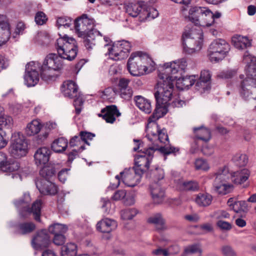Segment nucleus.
<instances>
[{
  "mask_svg": "<svg viewBox=\"0 0 256 256\" xmlns=\"http://www.w3.org/2000/svg\"><path fill=\"white\" fill-rule=\"evenodd\" d=\"M24 200L14 202V204L18 208H22L26 212H32L34 218L37 221L40 220V210L42 208V202L40 200H36L32 204L31 209L28 208V204L30 202V198L29 194L26 193L24 195Z\"/></svg>",
  "mask_w": 256,
  "mask_h": 256,
  "instance_id": "f8f14e48",
  "label": "nucleus"
},
{
  "mask_svg": "<svg viewBox=\"0 0 256 256\" xmlns=\"http://www.w3.org/2000/svg\"><path fill=\"white\" fill-rule=\"evenodd\" d=\"M34 20L37 24L42 25L46 22L48 18L44 12H38L36 14Z\"/></svg>",
  "mask_w": 256,
  "mask_h": 256,
  "instance_id": "052dcab7",
  "label": "nucleus"
},
{
  "mask_svg": "<svg viewBox=\"0 0 256 256\" xmlns=\"http://www.w3.org/2000/svg\"><path fill=\"white\" fill-rule=\"evenodd\" d=\"M232 160L236 165L244 166L247 164L248 158L246 154L238 152L233 156Z\"/></svg>",
  "mask_w": 256,
  "mask_h": 256,
  "instance_id": "09e8293b",
  "label": "nucleus"
},
{
  "mask_svg": "<svg viewBox=\"0 0 256 256\" xmlns=\"http://www.w3.org/2000/svg\"><path fill=\"white\" fill-rule=\"evenodd\" d=\"M117 227L116 222L112 219L104 218L96 224V230L101 232H110Z\"/></svg>",
  "mask_w": 256,
  "mask_h": 256,
  "instance_id": "bb28decb",
  "label": "nucleus"
},
{
  "mask_svg": "<svg viewBox=\"0 0 256 256\" xmlns=\"http://www.w3.org/2000/svg\"><path fill=\"white\" fill-rule=\"evenodd\" d=\"M34 42L42 46H48L51 42L50 34L46 31L38 32L34 38Z\"/></svg>",
  "mask_w": 256,
  "mask_h": 256,
  "instance_id": "58836bf2",
  "label": "nucleus"
},
{
  "mask_svg": "<svg viewBox=\"0 0 256 256\" xmlns=\"http://www.w3.org/2000/svg\"><path fill=\"white\" fill-rule=\"evenodd\" d=\"M202 250L199 245L192 244L186 246L182 256H200Z\"/></svg>",
  "mask_w": 256,
  "mask_h": 256,
  "instance_id": "a18cd8bd",
  "label": "nucleus"
},
{
  "mask_svg": "<svg viewBox=\"0 0 256 256\" xmlns=\"http://www.w3.org/2000/svg\"><path fill=\"white\" fill-rule=\"evenodd\" d=\"M72 24V20L66 16L58 18L56 21V26L60 30L63 29H68Z\"/></svg>",
  "mask_w": 256,
  "mask_h": 256,
  "instance_id": "de8ad7c7",
  "label": "nucleus"
},
{
  "mask_svg": "<svg viewBox=\"0 0 256 256\" xmlns=\"http://www.w3.org/2000/svg\"><path fill=\"white\" fill-rule=\"evenodd\" d=\"M187 66L184 58L166 62L160 65L158 70V80L154 96L159 104H167L173 98L174 82L178 74L182 73Z\"/></svg>",
  "mask_w": 256,
  "mask_h": 256,
  "instance_id": "f257e3e1",
  "label": "nucleus"
},
{
  "mask_svg": "<svg viewBox=\"0 0 256 256\" xmlns=\"http://www.w3.org/2000/svg\"><path fill=\"white\" fill-rule=\"evenodd\" d=\"M50 150L46 147L38 148L34 154V160L36 164L38 166H42L49 161L50 156Z\"/></svg>",
  "mask_w": 256,
  "mask_h": 256,
  "instance_id": "aec40b11",
  "label": "nucleus"
},
{
  "mask_svg": "<svg viewBox=\"0 0 256 256\" xmlns=\"http://www.w3.org/2000/svg\"><path fill=\"white\" fill-rule=\"evenodd\" d=\"M36 186L40 192L43 194L54 195L58 192L56 185L48 180H40L36 182Z\"/></svg>",
  "mask_w": 256,
  "mask_h": 256,
  "instance_id": "412c9836",
  "label": "nucleus"
},
{
  "mask_svg": "<svg viewBox=\"0 0 256 256\" xmlns=\"http://www.w3.org/2000/svg\"><path fill=\"white\" fill-rule=\"evenodd\" d=\"M249 176V172L247 169H242L231 174L232 182L236 184H242L245 182Z\"/></svg>",
  "mask_w": 256,
  "mask_h": 256,
  "instance_id": "473e14b6",
  "label": "nucleus"
},
{
  "mask_svg": "<svg viewBox=\"0 0 256 256\" xmlns=\"http://www.w3.org/2000/svg\"><path fill=\"white\" fill-rule=\"evenodd\" d=\"M184 50L188 54H193L199 52L202 46L203 33L201 30L192 28L186 30L182 35Z\"/></svg>",
  "mask_w": 256,
  "mask_h": 256,
  "instance_id": "6e6552de",
  "label": "nucleus"
},
{
  "mask_svg": "<svg viewBox=\"0 0 256 256\" xmlns=\"http://www.w3.org/2000/svg\"><path fill=\"white\" fill-rule=\"evenodd\" d=\"M182 15L185 20H187L196 26L204 28L212 26L214 24L212 20L213 12L208 8L203 6H192L188 14L186 9L182 8Z\"/></svg>",
  "mask_w": 256,
  "mask_h": 256,
  "instance_id": "39448f33",
  "label": "nucleus"
},
{
  "mask_svg": "<svg viewBox=\"0 0 256 256\" xmlns=\"http://www.w3.org/2000/svg\"><path fill=\"white\" fill-rule=\"evenodd\" d=\"M40 67V64L38 62L32 61L27 64L24 75V82L27 86H34L38 83Z\"/></svg>",
  "mask_w": 256,
  "mask_h": 256,
  "instance_id": "9b49d317",
  "label": "nucleus"
},
{
  "mask_svg": "<svg viewBox=\"0 0 256 256\" xmlns=\"http://www.w3.org/2000/svg\"><path fill=\"white\" fill-rule=\"evenodd\" d=\"M56 171L52 166H44L40 170V174L43 177L42 180H48L55 176Z\"/></svg>",
  "mask_w": 256,
  "mask_h": 256,
  "instance_id": "8fccbe9b",
  "label": "nucleus"
},
{
  "mask_svg": "<svg viewBox=\"0 0 256 256\" xmlns=\"http://www.w3.org/2000/svg\"><path fill=\"white\" fill-rule=\"evenodd\" d=\"M142 170H136L134 168L126 169L120 173L123 182L128 186H134L140 181L142 172Z\"/></svg>",
  "mask_w": 256,
  "mask_h": 256,
  "instance_id": "dca6fc26",
  "label": "nucleus"
},
{
  "mask_svg": "<svg viewBox=\"0 0 256 256\" xmlns=\"http://www.w3.org/2000/svg\"><path fill=\"white\" fill-rule=\"evenodd\" d=\"M210 78L211 74L209 70H202L200 78L196 84V88L201 92L208 90L210 88Z\"/></svg>",
  "mask_w": 256,
  "mask_h": 256,
  "instance_id": "5701e85b",
  "label": "nucleus"
},
{
  "mask_svg": "<svg viewBox=\"0 0 256 256\" xmlns=\"http://www.w3.org/2000/svg\"><path fill=\"white\" fill-rule=\"evenodd\" d=\"M8 152L10 156L16 158L26 155L28 152V145L25 136L22 132H14L12 133Z\"/></svg>",
  "mask_w": 256,
  "mask_h": 256,
  "instance_id": "1a4fd4ad",
  "label": "nucleus"
},
{
  "mask_svg": "<svg viewBox=\"0 0 256 256\" xmlns=\"http://www.w3.org/2000/svg\"><path fill=\"white\" fill-rule=\"evenodd\" d=\"M62 92L64 95L70 98H74L77 96L78 86L72 80H67L63 83Z\"/></svg>",
  "mask_w": 256,
  "mask_h": 256,
  "instance_id": "cd10ccee",
  "label": "nucleus"
},
{
  "mask_svg": "<svg viewBox=\"0 0 256 256\" xmlns=\"http://www.w3.org/2000/svg\"><path fill=\"white\" fill-rule=\"evenodd\" d=\"M221 252L224 256H235L236 253L230 245H224L221 247Z\"/></svg>",
  "mask_w": 256,
  "mask_h": 256,
  "instance_id": "680f3d73",
  "label": "nucleus"
},
{
  "mask_svg": "<svg viewBox=\"0 0 256 256\" xmlns=\"http://www.w3.org/2000/svg\"><path fill=\"white\" fill-rule=\"evenodd\" d=\"M126 196V192L125 190H118L114 192L112 198L114 200H122L123 202Z\"/></svg>",
  "mask_w": 256,
  "mask_h": 256,
  "instance_id": "774afa93",
  "label": "nucleus"
},
{
  "mask_svg": "<svg viewBox=\"0 0 256 256\" xmlns=\"http://www.w3.org/2000/svg\"><path fill=\"white\" fill-rule=\"evenodd\" d=\"M252 40L247 36L236 34L232 38L234 46L239 50H244L252 46Z\"/></svg>",
  "mask_w": 256,
  "mask_h": 256,
  "instance_id": "b1692460",
  "label": "nucleus"
},
{
  "mask_svg": "<svg viewBox=\"0 0 256 256\" xmlns=\"http://www.w3.org/2000/svg\"><path fill=\"white\" fill-rule=\"evenodd\" d=\"M104 36H102V38L100 39H98L96 36V38L94 40L90 38L88 36H86L85 38H83L84 39V44L85 46V47L88 50H91L93 48V47L95 46L96 40H97L98 41L102 40L103 39Z\"/></svg>",
  "mask_w": 256,
  "mask_h": 256,
  "instance_id": "bf43d9fd",
  "label": "nucleus"
},
{
  "mask_svg": "<svg viewBox=\"0 0 256 256\" xmlns=\"http://www.w3.org/2000/svg\"><path fill=\"white\" fill-rule=\"evenodd\" d=\"M35 228V225L32 222L22 224L19 226L20 232L22 234L30 233L32 232Z\"/></svg>",
  "mask_w": 256,
  "mask_h": 256,
  "instance_id": "13d9d810",
  "label": "nucleus"
},
{
  "mask_svg": "<svg viewBox=\"0 0 256 256\" xmlns=\"http://www.w3.org/2000/svg\"><path fill=\"white\" fill-rule=\"evenodd\" d=\"M164 174L162 169L160 168H156L151 172V177L154 180V182L158 184V182L164 178Z\"/></svg>",
  "mask_w": 256,
  "mask_h": 256,
  "instance_id": "864d4df0",
  "label": "nucleus"
},
{
  "mask_svg": "<svg viewBox=\"0 0 256 256\" xmlns=\"http://www.w3.org/2000/svg\"><path fill=\"white\" fill-rule=\"evenodd\" d=\"M157 149L158 148L150 147L143 152L144 154L138 155L135 158V166L134 168L138 170H142V174L144 171L148 169L154 150Z\"/></svg>",
  "mask_w": 256,
  "mask_h": 256,
  "instance_id": "2eb2a0df",
  "label": "nucleus"
},
{
  "mask_svg": "<svg viewBox=\"0 0 256 256\" xmlns=\"http://www.w3.org/2000/svg\"><path fill=\"white\" fill-rule=\"evenodd\" d=\"M156 63L148 54L142 52V75L152 72L156 69Z\"/></svg>",
  "mask_w": 256,
  "mask_h": 256,
  "instance_id": "c85d7f7f",
  "label": "nucleus"
},
{
  "mask_svg": "<svg viewBox=\"0 0 256 256\" xmlns=\"http://www.w3.org/2000/svg\"><path fill=\"white\" fill-rule=\"evenodd\" d=\"M68 229V226L65 224H55L49 227L48 231L54 234H64L66 232Z\"/></svg>",
  "mask_w": 256,
  "mask_h": 256,
  "instance_id": "3c124183",
  "label": "nucleus"
},
{
  "mask_svg": "<svg viewBox=\"0 0 256 256\" xmlns=\"http://www.w3.org/2000/svg\"><path fill=\"white\" fill-rule=\"evenodd\" d=\"M186 69L180 74H178V78L175 80H176V84L177 87L180 89L188 88L189 86H192L196 80L194 76H186L184 77H180L179 75L185 71Z\"/></svg>",
  "mask_w": 256,
  "mask_h": 256,
  "instance_id": "2f4dec72",
  "label": "nucleus"
},
{
  "mask_svg": "<svg viewBox=\"0 0 256 256\" xmlns=\"http://www.w3.org/2000/svg\"><path fill=\"white\" fill-rule=\"evenodd\" d=\"M94 20L86 14H82L74 22L76 31L79 37L85 38L88 36L92 40L96 36L100 39L102 34L97 30L94 28Z\"/></svg>",
  "mask_w": 256,
  "mask_h": 256,
  "instance_id": "0eeeda50",
  "label": "nucleus"
},
{
  "mask_svg": "<svg viewBox=\"0 0 256 256\" xmlns=\"http://www.w3.org/2000/svg\"><path fill=\"white\" fill-rule=\"evenodd\" d=\"M148 222L160 226V228H164L165 224V220L160 213H156L150 216Z\"/></svg>",
  "mask_w": 256,
  "mask_h": 256,
  "instance_id": "49530a36",
  "label": "nucleus"
},
{
  "mask_svg": "<svg viewBox=\"0 0 256 256\" xmlns=\"http://www.w3.org/2000/svg\"><path fill=\"white\" fill-rule=\"evenodd\" d=\"M216 226L220 230L226 231H228L232 228V226L230 223L222 220H218L216 222Z\"/></svg>",
  "mask_w": 256,
  "mask_h": 256,
  "instance_id": "338daca9",
  "label": "nucleus"
},
{
  "mask_svg": "<svg viewBox=\"0 0 256 256\" xmlns=\"http://www.w3.org/2000/svg\"><path fill=\"white\" fill-rule=\"evenodd\" d=\"M214 216L219 220L223 218H228L230 217V214L224 210H218L214 214Z\"/></svg>",
  "mask_w": 256,
  "mask_h": 256,
  "instance_id": "69168bd1",
  "label": "nucleus"
},
{
  "mask_svg": "<svg viewBox=\"0 0 256 256\" xmlns=\"http://www.w3.org/2000/svg\"><path fill=\"white\" fill-rule=\"evenodd\" d=\"M42 127L40 120L35 119L28 122L26 128L25 132L28 136H34L38 134Z\"/></svg>",
  "mask_w": 256,
  "mask_h": 256,
  "instance_id": "7c9ffc66",
  "label": "nucleus"
},
{
  "mask_svg": "<svg viewBox=\"0 0 256 256\" xmlns=\"http://www.w3.org/2000/svg\"><path fill=\"white\" fill-rule=\"evenodd\" d=\"M127 68L131 75L135 76H142V52L131 54L128 60Z\"/></svg>",
  "mask_w": 256,
  "mask_h": 256,
  "instance_id": "4468645a",
  "label": "nucleus"
},
{
  "mask_svg": "<svg viewBox=\"0 0 256 256\" xmlns=\"http://www.w3.org/2000/svg\"><path fill=\"white\" fill-rule=\"evenodd\" d=\"M80 136L84 143H86L87 144L90 145L88 142L92 140L94 137L95 135L91 132H80Z\"/></svg>",
  "mask_w": 256,
  "mask_h": 256,
  "instance_id": "e2e57ef3",
  "label": "nucleus"
},
{
  "mask_svg": "<svg viewBox=\"0 0 256 256\" xmlns=\"http://www.w3.org/2000/svg\"><path fill=\"white\" fill-rule=\"evenodd\" d=\"M194 166L196 170L202 171H208L210 168L207 161L203 158L196 159L194 162Z\"/></svg>",
  "mask_w": 256,
  "mask_h": 256,
  "instance_id": "5fc2aeb1",
  "label": "nucleus"
},
{
  "mask_svg": "<svg viewBox=\"0 0 256 256\" xmlns=\"http://www.w3.org/2000/svg\"><path fill=\"white\" fill-rule=\"evenodd\" d=\"M126 12L132 17L137 16L142 10V6L138 3H130L126 5Z\"/></svg>",
  "mask_w": 256,
  "mask_h": 256,
  "instance_id": "37998d69",
  "label": "nucleus"
},
{
  "mask_svg": "<svg viewBox=\"0 0 256 256\" xmlns=\"http://www.w3.org/2000/svg\"><path fill=\"white\" fill-rule=\"evenodd\" d=\"M134 101L140 110L146 114H150L151 112V104L148 100L140 96H137L134 98Z\"/></svg>",
  "mask_w": 256,
  "mask_h": 256,
  "instance_id": "f704fd0d",
  "label": "nucleus"
},
{
  "mask_svg": "<svg viewBox=\"0 0 256 256\" xmlns=\"http://www.w3.org/2000/svg\"><path fill=\"white\" fill-rule=\"evenodd\" d=\"M83 143L81 137L74 136L70 140V145L72 147L79 146V148L76 150L78 152H81L84 149Z\"/></svg>",
  "mask_w": 256,
  "mask_h": 256,
  "instance_id": "4d7b16f0",
  "label": "nucleus"
},
{
  "mask_svg": "<svg viewBox=\"0 0 256 256\" xmlns=\"http://www.w3.org/2000/svg\"><path fill=\"white\" fill-rule=\"evenodd\" d=\"M212 196L207 192H200L196 195V203L200 206L206 207L210 206L212 202Z\"/></svg>",
  "mask_w": 256,
  "mask_h": 256,
  "instance_id": "72a5a7b5",
  "label": "nucleus"
},
{
  "mask_svg": "<svg viewBox=\"0 0 256 256\" xmlns=\"http://www.w3.org/2000/svg\"><path fill=\"white\" fill-rule=\"evenodd\" d=\"M50 243V236L46 230L38 232L32 241V247L37 250L48 247Z\"/></svg>",
  "mask_w": 256,
  "mask_h": 256,
  "instance_id": "f3484780",
  "label": "nucleus"
},
{
  "mask_svg": "<svg viewBox=\"0 0 256 256\" xmlns=\"http://www.w3.org/2000/svg\"><path fill=\"white\" fill-rule=\"evenodd\" d=\"M20 166L18 162L14 160H8L6 154L2 152H0V168L6 172H12L11 174L12 178L20 180H22V174L15 172L18 170Z\"/></svg>",
  "mask_w": 256,
  "mask_h": 256,
  "instance_id": "ddd939ff",
  "label": "nucleus"
},
{
  "mask_svg": "<svg viewBox=\"0 0 256 256\" xmlns=\"http://www.w3.org/2000/svg\"><path fill=\"white\" fill-rule=\"evenodd\" d=\"M104 46L107 50L106 54L114 60H120L127 58L130 50V43L126 40L112 42L106 36H104Z\"/></svg>",
  "mask_w": 256,
  "mask_h": 256,
  "instance_id": "423d86ee",
  "label": "nucleus"
},
{
  "mask_svg": "<svg viewBox=\"0 0 256 256\" xmlns=\"http://www.w3.org/2000/svg\"><path fill=\"white\" fill-rule=\"evenodd\" d=\"M120 94L122 98L126 100H130L133 94L132 89L130 88H127L124 90H119Z\"/></svg>",
  "mask_w": 256,
  "mask_h": 256,
  "instance_id": "0e129e2a",
  "label": "nucleus"
},
{
  "mask_svg": "<svg viewBox=\"0 0 256 256\" xmlns=\"http://www.w3.org/2000/svg\"><path fill=\"white\" fill-rule=\"evenodd\" d=\"M216 178L214 183H216L218 181L220 182H230V178L231 177V174L229 173L228 168L222 167L220 168L214 174Z\"/></svg>",
  "mask_w": 256,
  "mask_h": 256,
  "instance_id": "e433bc0d",
  "label": "nucleus"
},
{
  "mask_svg": "<svg viewBox=\"0 0 256 256\" xmlns=\"http://www.w3.org/2000/svg\"><path fill=\"white\" fill-rule=\"evenodd\" d=\"M77 252V246L74 243H68L62 248V256H75Z\"/></svg>",
  "mask_w": 256,
  "mask_h": 256,
  "instance_id": "c03bdc74",
  "label": "nucleus"
},
{
  "mask_svg": "<svg viewBox=\"0 0 256 256\" xmlns=\"http://www.w3.org/2000/svg\"><path fill=\"white\" fill-rule=\"evenodd\" d=\"M158 16V10L153 7H148L144 10L140 15L142 20H150L157 18Z\"/></svg>",
  "mask_w": 256,
  "mask_h": 256,
  "instance_id": "79ce46f5",
  "label": "nucleus"
},
{
  "mask_svg": "<svg viewBox=\"0 0 256 256\" xmlns=\"http://www.w3.org/2000/svg\"><path fill=\"white\" fill-rule=\"evenodd\" d=\"M138 213L137 210L134 208H127L121 211V217L123 220H130L134 218Z\"/></svg>",
  "mask_w": 256,
  "mask_h": 256,
  "instance_id": "603ef678",
  "label": "nucleus"
},
{
  "mask_svg": "<svg viewBox=\"0 0 256 256\" xmlns=\"http://www.w3.org/2000/svg\"><path fill=\"white\" fill-rule=\"evenodd\" d=\"M13 124V120L11 116L5 115L4 110L2 112V116L0 118V128L2 130V128L4 127H10Z\"/></svg>",
  "mask_w": 256,
  "mask_h": 256,
  "instance_id": "6e6d98bb",
  "label": "nucleus"
},
{
  "mask_svg": "<svg viewBox=\"0 0 256 256\" xmlns=\"http://www.w3.org/2000/svg\"><path fill=\"white\" fill-rule=\"evenodd\" d=\"M243 60L246 64V77L240 76V94L245 100H256V57L246 52Z\"/></svg>",
  "mask_w": 256,
  "mask_h": 256,
  "instance_id": "7ed1b4c3",
  "label": "nucleus"
},
{
  "mask_svg": "<svg viewBox=\"0 0 256 256\" xmlns=\"http://www.w3.org/2000/svg\"><path fill=\"white\" fill-rule=\"evenodd\" d=\"M157 102L156 108L152 116L149 118L146 126V136L156 146L160 144H166L168 138L166 129L160 130L156 121L164 116L168 112V104Z\"/></svg>",
  "mask_w": 256,
  "mask_h": 256,
  "instance_id": "20e7f679",
  "label": "nucleus"
},
{
  "mask_svg": "<svg viewBox=\"0 0 256 256\" xmlns=\"http://www.w3.org/2000/svg\"><path fill=\"white\" fill-rule=\"evenodd\" d=\"M40 76L43 80L50 83L56 80L60 76L61 72L44 66L40 64Z\"/></svg>",
  "mask_w": 256,
  "mask_h": 256,
  "instance_id": "a878e982",
  "label": "nucleus"
},
{
  "mask_svg": "<svg viewBox=\"0 0 256 256\" xmlns=\"http://www.w3.org/2000/svg\"><path fill=\"white\" fill-rule=\"evenodd\" d=\"M60 37L57 39L56 48L58 54H50L44 58L42 66L60 72L63 68L62 58L72 60L77 55L78 47L74 38L66 34H59Z\"/></svg>",
  "mask_w": 256,
  "mask_h": 256,
  "instance_id": "f03ea898",
  "label": "nucleus"
},
{
  "mask_svg": "<svg viewBox=\"0 0 256 256\" xmlns=\"http://www.w3.org/2000/svg\"><path fill=\"white\" fill-rule=\"evenodd\" d=\"M230 50L229 44L223 39H216L210 44L208 56L212 62L223 60Z\"/></svg>",
  "mask_w": 256,
  "mask_h": 256,
  "instance_id": "9d476101",
  "label": "nucleus"
},
{
  "mask_svg": "<svg viewBox=\"0 0 256 256\" xmlns=\"http://www.w3.org/2000/svg\"><path fill=\"white\" fill-rule=\"evenodd\" d=\"M194 132L196 137V140L194 142V146H193L191 148L192 153H195L198 149L200 140L204 142H208L210 139V132L206 128L204 127L195 128H194Z\"/></svg>",
  "mask_w": 256,
  "mask_h": 256,
  "instance_id": "a211bd4d",
  "label": "nucleus"
},
{
  "mask_svg": "<svg viewBox=\"0 0 256 256\" xmlns=\"http://www.w3.org/2000/svg\"><path fill=\"white\" fill-rule=\"evenodd\" d=\"M68 144V142L66 139L60 138L54 140L52 143V149L56 152H62L66 150Z\"/></svg>",
  "mask_w": 256,
  "mask_h": 256,
  "instance_id": "a19ab883",
  "label": "nucleus"
},
{
  "mask_svg": "<svg viewBox=\"0 0 256 256\" xmlns=\"http://www.w3.org/2000/svg\"><path fill=\"white\" fill-rule=\"evenodd\" d=\"M150 194L152 200L156 204L163 202L165 198L164 190L156 182H152L150 186Z\"/></svg>",
  "mask_w": 256,
  "mask_h": 256,
  "instance_id": "393cba45",
  "label": "nucleus"
},
{
  "mask_svg": "<svg viewBox=\"0 0 256 256\" xmlns=\"http://www.w3.org/2000/svg\"><path fill=\"white\" fill-rule=\"evenodd\" d=\"M180 251V248L177 245H174L167 249L162 248H158L156 250H152V254L156 256H168L170 254H174L178 253Z\"/></svg>",
  "mask_w": 256,
  "mask_h": 256,
  "instance_id": "4c0bfd02",
  "label": "nucleus"
},
{
  "mask_svg": "<svg viewBox=\"0 0 256 256\" xmlns=\"http://www.w3.org/2000/svg\"><path fill=\"white\" fill-rule=\"evenodd\" d=\"M120 115V113L115 106H107L102 109L100 113L98 114V116L102 117L106 122L110 124H113L116 117H118Z\"/></svg>",
  "mask_w": 256,
  "mask_h": 256,
  "instance_id": "4be33fe9",
  "label": "nucleus"
},
{
  "mask_svg": "<svg viewBox=\"0 0 256 256\" xmlns=\"http://www.w3.org/2000/svg\"><path fill=\"white\" fill-rule=\"evenodd\" d=\"M10 36V27L8 18L0 14V46L5 44Z\"/></svg>",
  "mask_w": 256,
  "mask_h": 256,
  "instance_id": "6ab92c4d",
  "label": "nucleus"
},
{
  "mask_svg": "<svg viewBox=\"0 0 256 256\" xmlns=\"http://www.w3.org/2000/svg\"><path fill=\"white\" fill-rule=\"evenodd\" d=\"M228 206L236 212H246L249 208L246 202L244 200L236 201L234 198H230L228 201Z\"/></svg>",
  "mask_w": 256,
  "mask_h": 256,
  "instance_id": "c756f323",
  "label": "nucleus"
},
{
  "mask_svg": "<svg viewBox=\"0 0 256 256\" xmlns=\"http://www.w3.org/2000/svg\"><path fill=\"white\" fill-rule=\"evenodd\" d=\"M177 188L180 190H195L198 188V184L196 182H184L182 179L176 180Z\"/></svg>",
  "mask_w": 256,
  "mask_h": 256,
  "instance_id": "c9c22d12",
  "label": "nucleus"
},
{
  "mask_svg": "<svg viewBox=\"0 0 256 256\" xmlns=\"http://www.w3.org/2000/svg\"><path fill=\"white\" fill-rule=\"evenodd\" d=\"M214 183V188L216 192L220 194L224 195L230 193L233 190V186L230 182Z\"/></svg>",
  "mask_w": 256,
  "mask_h": 256,
  "instance_id": "ea45409f",
  "label": "nucleus"
}]
</instances>
